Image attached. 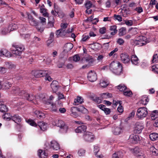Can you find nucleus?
<instances>
[{
	"mask_svg": "<svg viewBox=\"0 0 158 158\" xmlns=\"http://www.w3.org/2000/svg\"><path fill=\"white\" fill-rule=\"evenodd\" d=\"M117 89L120 91L124 92L127 89V87L123 84H120L117 86Z\"/></svg>",
	"mask_w": 158,
	"mask_h": 158,
	"instance_id": "obj_45",
	"label": "nucleus"
},
{
	"mask_svg": "<svg viewBox=\"0 0 158 158\" xmlns=\"http://www.w3.org/2000/svg\"><path fill=\"white\" fill-rule=\"evenodd\" d=\"M85 153V150L83 149H80L78 152L79 155L80 156H84Z\"/></svg>",
	"mask_w": 158,
	"mask_h": 158,
	"instance_id": "obj_60",
	"label": "nucleus"
},
{
	"mask_svg": "<svg viewBox=\"0 0 158 158\" xmlns=\"http://www.w3.org/2000/svg\"><path fill=\"white\" fill-rule=\"evenodd\" d=\"M10 32L8 28H4L1 29V33L2 35H5Z\"/></svg>",
	"mask_w": 158,
	"mask_h": 158,
	"instance_id": "obj_48",
	"label": "nucleus"
},
{
	"mask_svg": "<svg viewBox=\"0 0 158 158\" xmlns=\"http://www.w3.org/2000/svg\"><path fill=\"white\" fill-rule=\"evenodd\" d=\"M109 82L108 81L103 80H101L100 84V85L102 87H106L108 85Z\"/></svg>",
	"mask_w": 158,
	"mask_h": 158,
	"instance_id": "obj_46",
	"label": "nucleus"
},
{
	"mask_svg": "<svg viewBox=\"0 0 158 158\" xmlns=\"http://www.w3.org/2000/svg\"><path fill=\"white\" fill-rule=\"evenodd\" d=\"M40 98L43 100L44 103L46 104V102H48L47 99L48 98V97L46 94H41L40 95Z\"/></svg>",
	"mask_w": 158,
	"mask_h": 158,
	"instance_id": "obj_36",
	"label": "nucleus"
},
{
	"mask_svg": "<svg viewBox=\"0 0 158 158\" xmlns=\"http://www.w3.org/2000/svg\"><path fill=\"white\" fill-rule=\"evenodd\" d=\"M85 6L87 9H89L93 6L92 3L90 1H87L85 4Z\"/></svg>",
	"mask_w": 158,
	"mask_h": 158,
	"instance_id": "obj_50",
	"label": "nucleus"
},
{
	"mask_svg": "<svg viewBox=\"0 0 158 158\" xmlns=\"http://www.w3.org/2000/svg\"><path fill=\"white\" fill-rule=\"evenodd\" d=\"M101 97L102 99H106L112 97V94L109 93H105L101 94Z\"/></svg>",
	"mask_w": 158,
	"mask_h": 158,
	"instance_id": "obj_34",
	"label": "nucleus"
},
{
	"mask_svg": "<svg viewBox=\"0 0 158 158\" xmlns=\"http://www.w3.org/2000/svg\"><path fill=\"white\" fill-rule=\"evenodd\" d=\"M14 78H16L17 80H21L23 79L22 75L19 74H15Z\"/></svg>",
	"mask_w": 158,
	"mask_h": 158,
	"instance_id": "obj_62",
	"label": "nucleus"
},
{
	"mask_svg": "<svg viewBox=\"0 0 158 158\" xmlns=\"http://www.w3.org/2000/svg\"><path fill=\"white\" fill-rule=\"evenodd\" d=\"M130 59L132 63L136 65L139 63V60L136 55H132Z\"/></svg>",
	"mask_w": 158,
	"mask_h": 158,
	"instance_id": "obj_21",
	"label": "nucleus"
},
{
	"mask_svg": "<svg viewBox=\"0 0 158 158\" xmlns=\"http://www.w3.org/2000/svg\"><path fill=\"white\" fill-rule=\"evenodd\" d=\"M13 46L15 49L13 50L12 52L16 55L20 56L22 52L24 49V47L23 45H13Z\"/></svg>",
	"mask_w": 158,
	"mask_h": 158,
	"instance_id": "obj_5",
	"label": "nucleus"
},
{
	"mask_svg": "<svg viewBox=\"0 0 158 158\" xmlns=\"http://www.w3.org/2000/svg\"><path fill=\"white\" fill-rule=\"evenodd\" d=\"M62 29H60L56 31V35H57L58 37L59 36H63V35H62L61 33H62Z\"/></svg>",
	"mask_w": 158,
	"mask_h": 158,
	"instance_id": "obj_56",
	"label": "nucleus"
},
{
	"mask_svg": "<svg viewBox=\"0 0 158 158\" xmlns=\"http://www.w3.org/2000/svg\"><path fill=\"white\" fill-rule=\"evenodd\" d=\"M28 18L30 20V23L32 25L36 26L37 25V23L34 19L33 16L28 13H27Z\"/></svg>",
	"mask_w": 158,
	"mask_h": 158,
	"instance_id": "obj_20",
	"label": "nucleus"
},
{
	"mask_svg": "<svg viewBox=\"0 0 158 158\" xmlns=\"http://www.w3.org/2000/svg\"><path fill=\"white\" fill-rule=\"evenodd\" d=\"M148 42V40L146 37L143 36H139L135 41V44L136 45L141 46L145 45Z\"/></svg>",
	"mask_w": 158,
	"mask_h": 158,
	"instance_id": "obj_4",
	"label": "nucleus"
},
{
	"mask_svg": "<svg viewBox=\"0 0 158 158\" xmlns=\"http://www.w3.org/2000/svg\"><path fill=\"white\" fill-rule=\"evenodd\" d=\"M110 30L112 32L110 33L111 35H114L117 32V27L115 25L111 26L110 27Z\"/></svg>",
	"mask_w": 158,
	"mask_h": 158,
	"instance_id": "obj_31",
	"label": "nucleus"
},
{
	"mask_svg": "<svg viewBox=\"0 0 158 158\" xmlns=\"http://www.w3.org/2000/svg\"><path fill=\"white\" fill-rule=\"evenodd\" d=\"M27 122L28 123L32 126H34L35 127L37 126V124L33 120L30 119H28L27 120Z\"/></svg>",
	"mask_w": 158,
	"mask_h": 158,
	"instance_id": "obj_51",
	"label": "nucleus"
},
{
	"mask_svg": "<svg viewBox=\"0 0 158 158\" xmlns=\"http://www.w3.org/2000/svg\"><path fill=\"white\" fill-rule=\"evenodd\" d=\"M129 140L132 143H136L140 140V138L138 135L132 134L130 135Z\"/></svg>",
	"mask_w": 158,
	"mask_h": 158,
	"instance_id": "obj_12",
	"label": "nucleus"
},
{
	"mask_svg": "<svg viewBox=\"0 0 158 158\" xmlns=\"http://www.w3.org/2000/svg\"><path fill=\"white\" fill-rule=\"evenodd\" d=\"M148 114L147 108L145 107H140L139 108L136 114L138 118H142L145 117Z\"/></svg>",
	"mask_w": 158,
	"mask_h": 158,
	"instance_id": "obj_3",
	"label": "nucleus"
},
{
	"mask_svg": "<svg viewBox=\"0 0 158 158\" xmlns=\"http://www.w3.org/2000/svg\"><path fill=\"white\" fill-rule=\"evenodd\" d=\"M73 47V45L71 43H68L66 44L64 46V50L68 52L70 51Z\"/></svg>",
	"mask_w": 158,
	"mask_h": 158,
	"instance_id": "obj_29",
	"label": "nucleus"
},
{
	"mask_svg": "<svg viewBox=\"0 0 158 158\" xmlns=\"http://www.w3.org/2000/svg\"><path fill=\"white\" fill-rule=\"evenodd\" d=\"M125 23L127 25L129 26H131L133 24V21L131 20H126Z\"/></svg>",
	"mask_w": 158,
	"mask_h": 158,
	"instance_id": "obj_64",
	"label": "nucleus"
},
{
	"mask_svg": "<svg viewBox=\"0 0 158 158\" xmlns=\"http://www.w3.org/2000/svg\"><path fill=\"white\" fill-rule=\"evenodd\" d=\"M122 10L123 12L126 14V15L129 14L130 13V9L129 8H127L125 7H124V6L122 7Z\"/></svg>",
	"mask_w": 158,
	"mask_h": 158,
	"instance_id": "obj_54",
	"label": "nucleus"
},
{
	"mask_svg": "<svg viewBox=\"0 0 158 158\" xmlns=\"http://www.w3.org/2000/svg\"><path fill=\"white\" fill-rule=\"evenodd\" d=\"M87 78L89 81L93 82L97 80V75L94 71L91 70L88 74Z\"/></svg>",
	"mask_w": 158,
	"mask_h": 158,
	"instance_id": "obj_8",
	"label": "nucleus"
},
{
	"mask_svg": "<svg viewBox=\"0 0 158 158\" xmlns=\"http://www.w3.org/2000/svg\"><path fill=\"white\" fill-rule=\"evenodd\" d=\"M50 74V73L48 71V74L44 76L45 77V80L46 81H51L52 80V78L49 76V75Z\"/></svg>",
	"mask_w": 158,
	"mask_h": 158,
	"instance_id": "obj_59",
	"label": "nucleus"
},
{
	"mask_svg": "<svg viewBox=\"0 0 158 158\" xmlns=\"http://www.w3.org/2000/svg\"><path fill=\"white\" fill-rule=\"evenodd\" d=\"M150 154L153 156H156L158 154V150L157 149L153 146H152L150 148Z\"/></svg>",
	"mask_w": 158,
	"mask_h": 158,
	"instance_id": "obj_27",
	"label": "nucleus"
},
{
	"mask_svg": "<svg viewBox=\"0 0 158 158\" xmlns=\"http://www.w3.org/2000/svg\"><path fill=\"white\" fill-rule=\"evenodd\" d=\"M140 149L138 147H136L133 149V152L135 154H136L138 156H141V153L140 154L139 152Z\"/></svg>",
	"mask_w": 158,
	"mask_h": 158,
	"instance_id": "obj_49",
	"label": "nucleus"
},
{
	"mask_svg": "<svg viewBox=\"0 0 158 158\" xmlns=\"http://www.w3.org/2000/svg\"><path fill=\"white\" fill-rule=\"evenodd\" d=\"M11 119L14 121L15 123H16L20 127L21 126V124H20L21 121V117L18 114H15L14 116H12Z\"/></svg>",
	"mask_w": 158,
	"mask_h": 158,
	"instance_id": "obj_16",
	"label": "nucleus"
},
{
	"mask_svg": "<svg viewBox=\"0 0 158 158\" xmlns=\"http://www.w3.org/2000/svg\"><path fill=\"white\" fill-rule=\"evenodd\" d=\"M34 76L36 78H39L44 77L48 74V71L46 70H35L33 72Z\"/></svg>",
	"mask_w": 158,
	"mask_h": 158,
	"instance_id": "obj_7",
	"label": "nucleus"
},
{
	"mask_svg": "<svg viewBox=\"0 0 158 158\" xmlns=\"http://www.w3.org/2000/svg\"><path fill=\"white\" fill-rule=\"evenodd\" d=\"M149 99L147 97H144L141 100L142 103L144 105H146L149 102Z\"/></svg>",
	"mask_w": 158,
	"mask_h": 158,
	"instance_id": "obj_55",
	"label": "nucleus"
},
{
	"mask_svg": "<svg viewBox=\"0 0 158 158\" xmlns=\"http://www.w3.org/2000/svg\"><path fill=\"white\" fill-rule=\"evenodd\" d=\"M121 129L119 127H116L113 128L112 131L115 135H118L121 132Z\"/></svg>",
	"mask_w": 158,
	"mask_h": 158,
	"instance_id": "obj_33",
	"label": "nucleus"
},
{
	"mask_svg": "<svg viewBox=\"0 0 158 158\" xmlns=\"http://www.w3.org/2000/svg\"><path fill=\"white\" fill-rule=\"evenodd\" d=\"M22 98H25L28 101H31L35 99V97L34 95L29 94L25 91Z\"/></svg>",
	"mask_w": 158,
	"mask_h": 158,
	"instance_id": "obj_14",
	"label": "nucleus"
},
{
	"mask_svg": "<svg viewBox=\"0 0 158 158\" xmlns=\"http://www.w3.org/2000/svg\"><path fill=\"white\" fill-rule=\"evenodd\" d=\"M51 86L53 91L55 93L57 91L59 87L58 82L56 80H54L52 81Z\"/></svg>",
	"mask_w": 158,
	"mask_h": 158,
	"instance_id": "obj_15",
	"label": "nucleus"
},
{
	"mask_svg": "<svg viewBox=\"0 0 158 158\" xmlns=\"http://www.w3.org/2000/svg\"><path fill=\"white\" fill-rule=\"evenodd\" d=\"M2 86L5 89H8L12 86V84L9 81H6L3 84Z\"/></svg>",
	"mask_w": 158,
	"mask_h": 158,
	"instance_id": "obj_40",
	"label": "nucleus"
},
{
	"mask_svg": "<svg viewBox=\"0 0 158 158\" xmlns=\"http://www.w3.org/2000/svg\"><path fill=\"white\" fill-rule=\"evenodd\" d=\"M78 111L81 112L84 114L87 113L88 112L87 109L83 106H80L78 107Z\"/></svg>",
	"mask_w": 158,
	"mask_h": 158,
	"instance_id": "obj_47",
	"label": "nucleus"
},
{
	"mask_svg": "<svg viewBox=\"0 0 158 158\" xmlns=\"http://www.w3.org/2000/svg\"><path fill=\"white\" fill-rule=\"evenodd\" d=\"M12 116L10 115V114L9 113H5V114L2 116V118L3 119L7 120L9 121L11 119Z\"/></svg>",
	"mask_w": 158,
	"mask_h": 158,
	"instance_id": "obj_42",
	"label": "nucleus"
},
{
	"mask_svg": "<svg viewBox=\"0 0 158 158\" xmlns=\"http://www.w3.org/2000/svg\"><path fill=\"white\" fill-rule=\"evenodd\" d=\"M10 31L16 29L18 28L17 25L15 23H11L10 24L8 27Z\"/></svg>",
	"mask_w": 158,
	"mask_h": 158,
	"instance_id": "obj_41",
	"label": "nucleus"
},
{
	"mask_svg": "<svg viewBox=\"0 0 158 158\" xmlns=\"http://www.w3.org/2000/svg\"><path fill=\"white\" fill-rule=\"evenodd\" d=\"M8 110V108L5 105L2 104L0 105V111L2 112H6Z\"/></svg>",
	"mask_w": 158,
	"mask_h": 158,
	"instance_id": "obj_39",
	"label": "nucleus"
},
{
	"mask_svg": "<svg viewBox=\"0 0 158 158\" xmlns=\"http://www.w3.org/2000/svg\"><path fill=\"white\" fill-rule=\"evenodd\" d=\"M100 150L98 146H95L94 147V152L95 153V155L97 158H102L103 157V156L102 155H98L97 153Z\"/></svg>",
	"mask_w": 158,
	"mask_h": 158,
	"instance_id": "obj_28",
	"label": "nucleus"
},
{
	"mask_svg": "<svg viewBox=\"0 0 158 158\" xmlns=\"http://www.w3.org/2000/svg\"><path fill=\"white\" fill-rule=\"evenodd\" d=\"M34 114L36 115L38 118H44L45 115L44 114L39 110H36L34 112Z\"/></svg>",
	"mask_w": 158,
	"mask_h": 158,
	"instance_id": "obj_32",
	"label": "nucleus"
},
{
	"mask_svg": "<svg viewBox=\"0 0 158 158\" xmlns=\"http://www.w3.org/2000/svg\"><path fill=\"white\" fill-rule=\"evenodd\" d=\"M71 115L74 117H76L77 116L78 114L77 113L78 107H72L70 109Z\"/></svg>",
	"mask_w": 158,
	"mask_h": 158,
	"instance_id": "obj_19",
	"label": "nucleus"
},
{
	"mask_svg": "<svg viewBox=\"0 0 158 158\" xmlns=\"http://www.w3.org/2000/svg\"><path fill=\"white\" fill-rule=\"evenodd\" d=\"M118 50V49L117 48H115L113 50L111 51L109 54V56L110 57L114 55V56L115 55V53Z\"/></svg>",
	"mask_w": 158,
	"mask_h": 158,
	"instance_id": "obj_61",
	"label": "nucleus"
},
{
	"mask_svg": "<svg viewBox=\"0 0 158 158\" xmlns=\"http://www.w3.org/2000/svg\"><path fill=\"white\" fill-rule=\"evenodd\" d=\"M46 105H50V108L51 110L53 112H56L57 111V109L56 108L55 104H53L52 102L49 100H48V102H46Z\"/></svg>",
	"mask_w": 158,
	"mask_h": 158,
	"instance_id": "obj_17",
	"label": "nucleus"
},
{
	"mask_svg": "<svg viewBox=\"0 0 158 158\" xmlns=\"http://www.w3.org/2000/svg\"><path fill=\"white\" fill-rule=\"evenodd\" d=\"M121 60L124 64L128 63L130 61V58L126 53H122L120 55Z\"/></svg>",
	"mask_w": 158,
	"mask_h": 158,
	"instance_id": "obj_9",
	"label": "nucleus"
},
{
	"mask_svg": "<svg viewBox=\"0 0 158 158\" xmlns=\"http://www.w3.org/2000/svg\"><path fill=\"white\" fill-rule=\"evenodd\" d=\"M123 95L126 96L131 97L132 94V92L130 90H125L123 92Z\"/></svg>",
	"mask_w": 158,
	"mask_h": 158,
	"instance_id": "obj_53",
	"label": "nucleus"
},
{
	"mask_svg": "<svg viewBox=\"0 0 158 158\" xmlns=\"http://www.w3.org/2000/svg\"><path fill=\"white\" fill-rule=\"evenodd\" d=\"M110 69L113 73L117 75L120 74L123 71L122 64L117 61L112 62L110 64Z\"/></svg>",
	"mask_w": 158,
	"mask_h": 158,
	"instance_id": "obj_1",
	"label": "nucleus"
},
{
	"mask_svg": "<svg viewBox=\"0 0 158 158\" xmlns=\"http://www.w3.org/2000/svg\"><path fill=\"white\" fill-rule=\"evenodd\" d=\"M83 102V98L80 96H78L77 98L75 99L73 104L75 105H77L79 103H82Z\"/></svg>",
	"mask_w": 158,
	"mask_h": 158,
	"instance_id": "obj_24",
	"label": "nucleus"
},
{
	"mask_svg": "<svg viewBox=\"0 0 158 158\" xmlns=\"http://www.w3.org/2000/svg\"><path fill=\"white\" fill-rule=\"evenodd\" d=\"M114 18L115 19L118 20L119 22H121L122 21V18L121 16L120 15H114Z\"/></svg>",
	"mask_w": 158,
	"mask_h": 158,
	"instance_id": "obj_58",
	"label": "nucleus"
},
{
	"mask_svg": "<svg viewBox=\"0 0 158 158\" xmlns=\"http://www.w3.org/2000/svg\"><path fill=\"white\" fill-rule=\"evenodd\" d=\"M87 127L86 126L82 125L77 127L75 129V132L76 133H82L85 132L86 130Z\"/></svg>",
	"mask_w": 158,
	"mask_h": 158,
	"instance_id": "obj_18",
	"label": "nucleus"
},
{
	"mask_svg": "<svg viewBox=\"0 0 158 158\" xmlns=\"http://www.w3.org/2000/svg\"><path fill=\"white\" fill-rule=\"evenodd\" d=\"M25 91L20 89L19 87H14L12 90V92L16 95L23 97Z\"/></svg>",
	"mask_w": 158,
	"mask_h": 158,
	"instance_id": "obj_10",
	"label": "nucleus"
},
{
	"mask_svg": "<svg viewBox=\"0 0 158 158\" xmlns=\"http://www.w3.org/2000/svg\"><path fill=\"white\" fill-rule=\"evenodd\" d=\"M50 148L54 150L58 151L60 149L59 144L55 140H52L49 144Z\"/></svg>",
	"mask_w": 158,
	"mask_h": 158,
	"instance_id": "obj_11",
	"label": "nucleus"
},
{
	"mask_svg": "<svg viewBox=\"0 0 158 158\" xmlns=\"http://www.w3.org/2000/svg\"><path fill=\"white\" fill-rule=\"evenodd\" d=\"M54 124L57 127H59L63 132H66L68 129V127L66 125L63 121L56 119L54 121Z\"/></svg>",
	"mask_w": 158,
	"mask_h": 158,
	"instance_id": "obj_2",
	"label": "nucleus"
},
{
	"mask_svg": "<svg viewBox=\"0 0 158 158\" xmlns=\"http://www.w3.org/2000/svg\"><path fill=\"white\" fill-rule=\"evenodd\" d=\"M80 59V57L78 55H75L73 57V60L75 62L78 61Z\"/></svg>",
	"mask_w": 158,
	"mask_h": 158,
	"instance_id": "obj_63",
	"label": "nucleus"
},
{
	"mask_svg": "<svg viewBox=\"0 0 158 158\" xmlns=\"http://www.w3.org/2000/svg\"><path fill=\"white\" fill-rule=\"evenodd\" d=\"M119 35L120 36H122L125 35L126 33V29L125 28L123 27L120 28L118 30Z\"/></svg>",
	"mask_w": 158,
	"mask_h": 158,
	"instance_id": "obj_43",
	"label": "nucleus"
},
{
	"mask_svg": "<svg viewBox=\"0 0 158 158\" xmlns=\"http://www.w3.org/2000/svg\"><path fill=\"white\" fill-rule=\"evenodd\" d=\"M38 155L40 158H46L48 156V154L45 151L40 149L38 151Z\"/></svg>",
	"mask_w": 158,
	"mask_h": 158,
	"instance_id": "obj_23",
	"label": "nucleus"
},
{
	"mask_svg": "<svg viewBox=\"0 0 158 158\" xmlns=\"http://www.w3.org/2000/svg\"><path fill=\"white\" fill-rule=\"evenodd\" d=\"M150 139L153 141L158 140V134L152 133L149 135Z\"/></svg>",
	"mask_w": 158,
	"mask_h": 158,
	"instance_id": "obj_30",
	"label": "nucleus"
},
{
	"mask_svg": "<svg viewBox=\"0 0 158 158\" xmlns=\"http://www.w3.org/2000/svg\"><path fill=\"white\" fill-rule=\"evenodd\" d=\"M122 155L120 154V152H115L112 156V158H122Z\"/></svg>",
	"mask_w": 158,
	"mask_h": 158,
	"instance_id": "obj_52",
	"label": "nucleus"
},
{
	"mask_svg": "<svg viewBox=\"0 0 158 158\" xmlns=\"http://www.w3.org/2000/svg\"><path fill=\"white\" fill-rule=\"evenodd\" d=\"M20 36L26 40L29 39L30 37V35L29 34H20Z\"/></svg>",
	"mask_w": 158,
	"mask_h": 158,
	"instance_id": "obj_57",
	"label": "nucleus"
},
{
	"mask_svg": "<svg viewBox=\"0 0 158 158\" xmlns=\"http://www.w3.org/2000/svg\"><path fill=\"white\" fill-rule=\"evenodd\" d=\"M143 127H144L142 123L139 122H137L135 124V131L136 133L139 134L141 133Z\"/></svg>",
	"mask_w": 158,
	"mask_h": 158,
	"instance_id": "obj_13",
	"label": "nucleus"
},
{
	"mask_svg": "<svg viewBox=\"0 0 158 158\" xmlns=\"http://www.w3.org/2000/svg\"><path fill=\"white\" fill-rule=\"evenodd\" d=\"M152 63H156L158 62V53H155L151 60Z\"/></svg>",
	"mask_w": 158,
	"mask_h": 158,
	"instance_id": "obj_44",
	"label": "nucleus"
},
{
	"mask_svg": "<svg viewBox=\"0 0 158 158\" xmlns=\"http://www.w3.org/2000/svg\"><path fill=\"white\" fill-rule=\"evenodd\" d=\"M151 118L152 120H155L156 118L158 117V111L156 110L153 111L151 115Z\"/></svg>",
	"mask_w": 158,
	"mask_h": 158,
	"instance_id": "obj_37",
	"label": "nucleus"
},
{
	"mask_svg": "<svg viewBox=\"0 0 158 158\" xmlns=\"http://www.w3.org/2000/svg\"><path fill=\"white\" fill-rule=\"evenodd\" d=\"M44 5H43L40 7V12L43 14V15L44 17H48V14L47 12V10L44 8Z\"/></svg>",
	"mask_w": 158,
	"mask_h": 158,
	"instance_id": "obj_22",
	"label": "nucleus"
},
{
	"mask_svg": "<svg viewBox=\"0 0 158 158\" xmlns=\"http://www.w3.org/2000/svg\"><path fill=\"white\" fill-rule=\"evenodd\" d=\"M6 68L9 69H13L15 68V65L11 62H6L5 63Z\"/></svg>",
	"mask_w": 158,
	"mask_h": 158,
	"instance_id": "obj_35",
	"label": "nucleus"
},
{
	"mask_svg": "<svg viewBox=\"0 0 158 158\" xmlns=\"http://www.w3.org/2000/svg\"><path fill=\"white\" fill-rule=\"evenodd\" d=\"M85 59L87 62H88L89 65H92L95 61L94 59L92 58V56H86L85 58Z\"/></svg>",
	"mask_w": 158,
	"mask_h": 158,
	"instance_id": "obj_26",
	"label": "nucleus"
},
{
	"mask_svg": "<svg viewBox=\"0 0 158 158\" xmlns=\"http://www.w3.org/2000/svg\"><path fill=\"white\" fill-rule=\"evenodd\" d=\"M38 126L41 130L43 131L46 130L47 129V126L43 122H40L38 124Z\"/></svg>",
	"mask_w": 158,
	"mask_h": 158,
	"instance_id": "obj_38",
	"label": "nucleus"
},
{
	"mask_svg": "<svg viewBox=\"0 0 158 158\" xmlns=\"http://www.w3.org/2000/svg\"><path fill=\"white\" fill-rule=\"evenodd\" d=\"M1 56L3 55L7 57H10L11 56L10 52L5 49L2 50L1 51Z\"/></svg>",
	"mask_w": 158,
	"mask_h": 158,
	"instance_id": "obj_25",
	"label": "nucleus"
},
{
	"mask_svg": "<svg viewBox=\"0 0 158 158\" xmlns=\"http://www.w3.org/2000/svg\"><path fill=\"white\" fill-rule=\"evenodd\" d=\"M83 137L85 141L88 142H92L94 138V136L92 134V133L89 132H86L85 133Z\"/></svg>",
	"mask_w": 158,
	"mask_h": 158,
	"instance_id": "obj_6",
	"label": "nucleus"
}]
</instances>
